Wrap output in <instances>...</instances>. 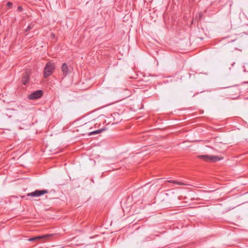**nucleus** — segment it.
<instances>
[{
    "mask_svg": "<svg viewBox=\"0 0 248 248\" xmlns=\"http://www.w3.org/2000/svg\"><path fill=\"white\" fill-rule=\"evenodd\" d=\"M198 157L205 161L210 162H215L223 159L222 157H220L217 155H200Z\"/></svg>",
    "mask_w": 248,
    "mask_h": 248,
    "instance_id": "nucleus-2",
    "label": "nucleus"
},
{
    "mask_svg": "<svg viewBox=\"0 0 248 248\" xmlns=\"http://www.w3.org/2000/svg\"><path fill=\"white\" fill-rule=\"evenodd\" d=\"M33 27V25L32 24H31L28 25V26L27 27V28L26 29V31H29L30 30H31V29H32Z\"/></svg>",
    "mask_w": 248,
    "mask_h": 248,
    "instance_id": "nucleus-10",
    "label": "nucleus"
},
{
    "mask_svg": "<svg viewBox=\"0 0 248 248\" xmlns=\"http://www.w3.org/2000/svg\"><path fill=\"white\" fill-rule=\"evenodd\" d=\"M12 5H13V3L10 2V1H8L7 3H6V6L9 8V9H11L12 7Z\"/></svg>",
    "mask_w": 248,
    "mask_h": 248,
    "instance_id": "nucleus-11",
    "label": "nucleus"
},
{
    "mask_svg": "<svg viewBox=\"0 0 248 248\" xmlns=\"http://www.w3.org/2000/svg\"><path fill=\"white\" fill-rule=\"evenodd\" d=\"M166 182H168V183H170L175 184H177V185H180V186H185V185H186V184L185 183H184L181 182H179V181H175V180H167V181H166Z\"/></svg>",
    "mask_w": 248,
    "mask_h": 248,
    "instance_id": "nucleus-8",
    "label": "nucleus"
},
{
    "mask_svg": "<svg viewBox=\"0 0 248 248\" xmlns=\"http://www.w3.org/2000/svg\"><path fill=\"white\" fill-rule=\"evenodd\" d=\"M43 94V91L41 90L36 91L31 93L28 96V98L31 100L36 99L40 98Z\"/></svg>",
    "mask_w": 248,
    "mask_h": 248,
    "instance_id": "nucleus-4",
    "label": "nucleus"
},
{
    "mask_svg": "<svg viewBox=\"0 0 248 248\" xmlns=\"http://www.w3.org/2000/svg\"><path fill=\"white\" fill-rule=\"evenodd\" d=\"M53 234H47L45 235H42L37 237H33L29 239L30 241H34L40 239H45V240H48L52 236Z\"/></svg>",
    "mask_w": 248,
    "mask_h": 248,
    "instance_id": "nucleus-5",
    "label": "nucleus"
},
{
    "mask_svg": "<svg viewBox=\"0 0 248 248\" xmlns=\"http://www.w3.org/2000/svg\"><path fill=\"white\" fill-rule=\"evenodd\" d=\"M62 71L64 77L70 73V70L67 65L65 63H63L61 66Z\"/></svg>",
    "mask_w": 248,
    "mask_h": 248,
    "instance_id": "nucleus-6",
    "label": "nucleus"
},
{
    "mask_svg": "<svg viewBox=\"0 0 248 248\" xmlns=\"http://www.w3.org/2000/svg\"><path fill=\"white\" fill-rule=\"evenodd\" d=\"M47 193L48 191L47 190H36L33 192L28 193L27 196L31 197H39Z\"/></svg>",
    "mask_w": 248,
    "mask_h": 248,
    "instance_id": "nucleus-3",
    "label": "nucleus"
},
{
    "mask_svg": "<svg viewBox=\"0 0 248 248\" xmlns=\"http://www.w3.org/2000/svg\"><path fill=\"white\" fill-rule=\"evenodd\" d=\"M104 130V129H98V130H95L93 131H92L89 133V135H93L97 134H99V133H100L101 132H102Z\"/></svg>",
    "mask_w": 248,
    "mask_h": 248,
    "instance_id": "nucleus-9",
    "label": "nucleus"
},
{
    "mask_svg": "<svg viewBox=\"0 0 248 248\" xmlns=\"http://www.w3.org/2000/svg\"><path fill=\"white\" fill-rule=\"evenodd\" d=\"M23 7L21 6H18L17 9V11L18 12H21L23 11Z\"/></svg>",
    "mask_w": 248,
    "mask_h": 248,
    "instance_id": "nucleus-12",
    "label": "nucleus"
},
{
    "mask_svg": "<svg viewBox=\"0 0 248 248\" xmlns=\"http://www.w3.org/2000/svg\"><path fill=\"white\" fill-rule=\"evenodd\" d=\"M118 114L117 113H114L113 115H117Z\"/></svg>",
    "mask_w": 248,
    "mask_h": 248,
    "instance_id": "nucleus-13",
    "label": "nucleus"
},
{
    "mask_svg": "<svg viewBox=\"0 0 248 248\" xmlns=\"http://www.w3.org/2000/svg\"><path fill=\"white\" fill-rule=\"evenodd\" d=\"M29 79V74L27 73H25L22 77V82L23 84L26 85V84L28 82Z\"/></svg>",
    "mask_w": 248,
    "mask_h": 248,
    "instance_id": "nucleus-7",
    "label": "nucleus"
},
{
    "mask_svg": "<svg viewBox=\"0 0 248 248\" xmlns=\"http://www.w3.org/2000/svg\"><path fill=\"white\" fill-rule=\"evenodd\" d=\"M55 69L54 63L50 62H47L44 69V78H47L53 73Z\"/></svg>",
    "mask_w": 248,
    "mask_h": 248,
    "instance_id": "nucleus-1",
    "label": "nucleus"
}]
</instances>
